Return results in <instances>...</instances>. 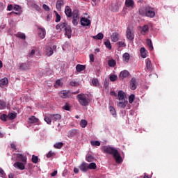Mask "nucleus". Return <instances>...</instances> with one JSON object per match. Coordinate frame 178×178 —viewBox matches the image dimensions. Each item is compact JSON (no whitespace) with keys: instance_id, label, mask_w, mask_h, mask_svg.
I'll use <instances>...</instances> for the list:
<instances>
[{"instance_id":"nucleus-7","label":"nucleus","mask_w":178,"mask_h":178,"mask_svg":"<svg viewBox=\"0 0 178 178\" xmlns=\"http://www.w3.org/2000/svg\"><path fill=\"white\" fill-rule=\"evenodd\" d=\"M118 101H127L126 99V93L123 90H119L118 93Z\"/></svg>"},{"instance_id":"nucleus-56","label":"nucleus","mask_w":178,"mask_h":178,"mask_svg":"<svg viewBox=\"0 0 178 178\" xmlns=\"http://www.w3.org/2000/svg\"><path fill=\"white\" fill-rule=\"evenodd\" d=\"M42 8L46 12H49L50 8L49 6H48L47 4H43Z\"/></svg>"},{"instance_id":"nucleus-15","label":"nucleus","mask_w":178,"mask_h":178,"mask_svg":"<svg viewBox=\"0 0 178 178\" xmlns=\"http://www.w3.org/2000/svg\"><path fill=\"white\" fill-rule=\"evenodd\" d=\"M146 69L148 72H152V63L149 58L146 59Z\"/></svg>"},{"instance_id":"nucleus-21","label":"nucleus","mask_w":178,"mask_h":178,"mask_svg":"<svg viewBox=\"0 0 178 178\" xmlns=\"http://www.w3.org/2000/svg\"><path fill=\"white\" fill-rule=\"evenodd\" d=\"M65 13L67 17H72V8L67 6L65 8Z\"/></svg>"},{"instance_id":"nucleus-49","label":"nucleus","mask_w":178,"mask_h":178,"mask_svg":"<svg viewBox=\"0 0 178 178\" xmlns=\"http://www.w3.org/2000/svg\"><path fill=\"white\" fill-rule=\"evenodd\" d=\"M63 109H65V111H70V104H69V103H65L63 106Z\"/></svg>"},{"instance_id":"nucleus-22","label":"nucleus","mask_w":178,"mask_h":178,"mask_svg":"<svg viewBox=\"0 0 178 178\" xmlns=\"http://www.w3.org/2000/svg\"><path fill=\"white\" fill-rule=\"evenodd\" d=\"M111 41H113V42H116L119 41V33H113L111 35Z\"/></svg>"},{"instance_id":"nucleus-43","label":"nucleus","mask_w":178,"mask_h":178,"mask_svg":"<svg viewBox=\"0 0 178 178\" xmlns=\"http://www.w3.org/2000/svg\"><path fill=\"white\" fill-rule=\"evenodd\" d=\"M54 13L56 15L55 22L56 23H59V22H60V15L56 11H54Z\"/></svg>"},{"instance_id":"nucleus-58","label":"nucleus","mask_w":178,"mask_h":178,"mask_svg":"<svg viewBox=\"0 0 178 178\" xmlns=\"http://www.w3.org/2000/svg\"><path fill=\"white\" fill-rule=\"evenodd\" d=\"M56 85L61 87V86H63V83H62V81H60V79H58L57 81H56Z\"/></svg>"},{"instance_id":"nucleus-5","label":"nucleus","mask_w":178,"mask_h":178,"mask_svg":"<svg viewBox=\"0 0 178 178\" xmlns=\"http://www.w3.org/2000/svg\"><path fill=\"white\" fill-rule=\"evenodd\" d=\"M58 94L60 98H72V92L70 90H62Z\"/></svg>"},{"instance_id":"nucleus-18","label":"nucleus","mask_w":178,"mask_h":178,"mask_svg":"<svg viewBox=\"0 0 178 178\" xmlns=\"http://www.w3.org/2000/svg\"><path fill=\"white\" fill-rule=\"evenodd\" d=\"M8 84H9L8 78L5 77L0 80V87H4L5 86H8Z\"/></svg>"},{"instance_id":"nucleus-63","label":"nucleus","mask_w":178,"mask_h":178,"mask_svg":"<svg viewBox=\"0 0 178 178\" xmlns=\"http://www.w3.org/2000/svg\"><path fill=\"white\" fill-rule=\"evenodd\" d=\"M93 157H86V161L90 163V162H93Z\"/></svg>"},{"instance_id":"nucleus-31","label":"nucleus","mask_w":178,"mask_h":178,"mask_svg":"<svg viewBox=\"0 0 178 178\" xmlns=\"http://www.w3.org/2000/svg\"><path fill=\"white\" fill-rule=\"evenodd\" d=\"M17 116V114L16 113H10L8 115V118L10 119V120H13L14 119H16Z\"/></svg>"},{"instance_id":"nucleus-10","label":"nucleus","mask_w":178,"mask_h":178,"mask_svg":"<svg viewBox=\"0 0 178 178\" xmlns=\"http://www.w3.org/2000/svg\"><path fill=\"white\" fill-rule=\"evenodd\" d=\"M50 118L54 122H59L62 119V115L60 114H51Z\"/></svg>"},{"instance_id":"nucleus-3","label":"nucleus","mask_w":178,"mask_h":178,"mask_svg":"<svg viewBox=\"0 0 178 178\" xmlns=\"http://www.w3.org/2000/svg\"><path fill=\"white\" fill-rule=\"evenodd\" d=\"M76 99L81 106H88L90 104V98L87 94H79L76 96Z\"/></svg>"},{"instance_id":"nucleus-23","label":"nucleus","mask_w":178,"mask_h":178,"mask_svg":"<svg viewBox=\"0 0 178 178\" xmlns=\"http://www.w3.org/2000/svg\"><path fill=\"white\" fill-rule=\"evenodd\" d=\"M149 31V26H148V25H144L142 27V30L140 31V33L143 35H145V34H147V33Z\"/></svg>"},{"instance_id":"nucleus-20","label":"nucleus","mask_w":178,"mask_h":178,"mask_svg":"<svg viewBox=\"0 0 178 178\" xmlns=\"http://www.w3.org/2000/svg\"><path fill=\"white\" fill-rule=\"evenodd\" d=\"M125 5L127 8H134V0H126Z\"/></svg>"},{"instance_id":"nucleus-38","label":"nucleus","mask_w":178,"mask_h":178,"mask_svg":"<svg viewBox=\"0 0 178 178\" xmlns=\"http://www.w3.org/2000/svg\"><path fill=\"white\" fill-rule=\"evenodd\" d=\"M122 58L125 62H129L130 60V54H129V53H125L123 54Z\"/></svg>"},{"instance_id":"nucleus-47","label":"nucleus","mask_w":178,"mask_h":178,"mask_svg":"<svg viewBox=\"0 0 178 178\" xmlns=\"http://www.w3.org/2000/svg\"><path fill=\"white\" fill-rule=\"evenodd\" d=\"M115 158V161H116V163L120 164L122 162H123V159L122 157H113Z\"/></svg>"},{"instance_id":"nucleus-24","label":"nucleus","mask_w":178,"mask_h":178,"mask_svg":"<svg viewBox=\"0 0 178 178\" xmlns=\"http://www.w3.org/2000/svg\"><path fill=\"white\" fill-rule=\"evenodd\" d=\"M46 55H47V56H51V55H54V49H52V47H46Z\"/></svg>"},{"instance_id":"nucleus-30","label":"nucleus","mask_w":178,"mask_h":178,"mask_svg":"<svg viewBox=\"0 0 178 178\" xmlns=\"http://www.w3.org/2000/svg\"><path fill=\"white\" fill-rule=\"evenodd\" d=\"M108 65L110 67H115L116 66V60L111 59L108 61Z\"/></svg>"},{"instance_id":"nucleus-4","label":"nucleus","mask_w":178,"mask_h":178,"mask_svg":"<svg viewBox=\"0 0 178 178\" xmlns=\"http://www.w3.org/2000/svg\"><path fill=\"white\" fill-rule=\"evenodd\" d=\"M145 16H147V17H155V10L154 9V8L147 6L145 7Z\"/></svg>"},{"instance_id":"nucleus-42","label":"nucleus","mask_w":178,"mask_h":178,"mask_svg":"<svg viewBox=\"0 0 178 178\" xmlns=\"http://www.w3.org/2000/svg\"><path fill=\"white\" fill-rule=\"evenodd\" d=\"M17 37L21 38V40H26V35L23 33H17Z\"/></svg>"},{"instance_id":"nucleus-1","label":"nucleus","mask_w":178,"mask_h":178,"mask_svg":"<svg viewBox=\"0 0 178 178\" xmlns=\"http://www.w3.org/2000/svg\"><path fill=\"white\" fill-rule=\"evenodd\" d=\"M102 151L104 152V154H109L110 155H113V156H120L119 150H118V149L115 147L111 146H103L102 147Z\"/></svg>"},{"instance_id":"nucleus-35","label":"nucleus","mask_w":178,"mask_h":178,"mask_svg":"<svg viewBox=\"0 0 178 178\" xmlns=\"http://www.w3.org/2000/svg\"><path fill=\"white\" fill-rule=\"evenodd\" d=\"M5 108H6V102L3 99H0V109H5Z\"/></svg>"},{"instance_id":"nucleus-55","label":"nucleus","mask_w":178,"mask_h":178,"mask_svg":"<svg viewBox=\"0 0 178 178\" xmlns=\"http://www.w3.org/2000/svg\"><path fill=\"white\" fill-rule=\"evenodd\" d=\"M31 161L33 163L37 164V163H38V157H32Z\"/></svg>"},{"instance_id":"nucleus-17","label":"nucleus","mask_w":178,"mask_h":178,"mask_svg":"<svg viewBox=\"0 0 178 178\" xmlns=\"http://www.w3.org/2000/svg\"><path fill=\"white\" fill-rule=\"evenodd\" d=\"M64 31H65V35H67L68 38H72V28L67 26Z\"/></svg>"},{"instance_id":"nucleus-37","label":"nucleus","mask_w":178,"mask_h":178,"mask_svg":"<svg viewBox=\"0 0 178 178\" xmlns=\"http://www.w3.org/2000/svg\"><path fill=\"white\" fill-rule=\"evenodd\" d=\"M73 19H80V15H79V11L77 10H74L72 13Z\"/></svg>"},{"instance_id":"nucleus-64","label":"nucleus","mask_w":178,"mask_h":178,"mask_svg":"<svg viewBox=\"0 0 178 178\" xmlns=\"http://www.w3.org/2000/svg\"><path fill=\"white\" fill-rule=\"evenodd\" d=\"M141 54V57L143 58H147V53L143 52V53H140Z\"/></svg>"},{"instance_id":"nucleus-51","label":"nucleus","mask_w":178,"mask_h":178,"mask_svg":"<svg viewBox=\"0 0 178 178\" xmlns=\"http://www.w3.org/2000/svg\"><path fill=\"white\" fill-rule=\"evenodd\" d=\"M70 86H72V87H79V82L72 81L70 83Z\"/></svg>"},{"instance_id":"nucleus-40","label":"nucleus","mask_w":178,"mask_h":178,"mask_svg":"<svg viewBox=\"0 0 178 178\" xmlns=\"http://www.w3.org/2000/svg\"><path fill=\"white\" fill-rule=\"evenodd\" d=\"M108 109H109L111 115H113V116H115L116 115V110L115 109V107L110 106L108 107Z\"/></svg>"},{"instance_id":"nucleus-50","label":"nucleus","mask_w":178,"mask_h":178,"mask_svg":"<svg viewBox=\"0 0 178 178\" xmlns=\"http://www.w3.org/2000/svg\"><path fill=\"white\" fill-rule=\"evenodd\" d=\"M1 120H3V122H6L8 120V115L6 114H3L0 116Z\"/></svg>"},{"instance_id":"nucleus-8","label":"nucleus","mask_w":178,"mask_h":178,"mask_svg":"<svg viewBox=\"0 0 178 178\" xmlns=\"http://www.w3.org/2000/svg\"><path fill=\"white\" fill-rule=\"evenodd\" d=\"M127 38L131 41L134 40V33L133 32V30L130 29V28H127Z\"/></svg>"},{"instance_id":"nucleus-27","label":"nucleus","mask_w":178,"mask_h":178,"mask_svg":"<svg viewBox=\"0 0 178 178\" xmlns=\"http://www.w3.org/2000/svg\"><path fill=\"white\" fill-rule=\"evenodd\" d=\"M76 72H83V70H86V65L78 64L76 66Z\"/></svg>"},{"instance_id":"nucleus-52","label":"nucleus","mask_w":178,"mask_h":178,"mask_svg":"<svg viewBox=\"0 0 178 178\" xmlns=\"http://www.w3.org/2000/svg\"><path fill=\"white\" fill-rule=\"evenodd\" d=\"M79 18H73V19H72V24L74 26H77V24H79Z\"/></svg>"},{"instance_id":"nucleus-6","label":"nucleus","mask_w":178,"mask_h":178,"mask_svg":"<svg viewBox=\"0 0 178 178\" xmlns=\"http://www.w3.org/2000/svg\"><path fill=\"white\" fill-rule=\"evenodd\" d=\"M130 76V72L129 71L124 70L122 71L119 74V79L121 81L124 80V79H127Z\"/></svg>"},{"instance_id":"nucleus-61","label":"nucleus","mask_w":178,"mask_h":178,"mask_svg":"<svg viewBox=\"0 0 178 178\" xmlns=\"http://www.w3.org/2000/svg\"><path fill=\"white\" fill-rule=\"evenodd\" d=\"M5 175L6 174L4 173V171L3 170V169L0 168V177H4Z\"/></svg>"},{"instance_id":"nucleus-48","label":"nucleus","mask_w":178,"mask_h":178,"mask_svg":"<svg viewBox=\"0 0 178 178\" xmlns=\"http://www.w3.org/2000/svg\"><path fill=\"white\" fill-rule=\"evenodd\" d=\"M136 98V97L134 96V95H131L129 97V104H133V102H134V99Z\"/></svg>"},{"instance_id":"nucleus-9","label":"nucleus","mask_w":178,"mask_h":178,"mask_svg":"<svg viewBox=\"0 0 178 178\" xmlns=\"http://www.w3.org/2000/svg\"><path fill=\"white\" fill-rule=\"evenodd\" d=\"M127 104H129V102L127 100H119V102H117V106L118 108H122V109H124Z\"/></svg>"},{"instance_id":"nucleus-46","label":"nucleus","mask_w":178,"mask_h":178,"mask_svg":"<svg viewBox=\"0 0 178 178\" xmlns=\"http://www.w3.org/2000/svg\"><path fill=\"white\" fill-rule=\"evenodd\" d=\"M139 15H140V16H145V8H139Z\"/></svg>"},{"instance_id":"nucleus-14","label":"nucleus","mask_w":178,"mask_h":178,"mask_svg":"<svg viewBox=\"0 0 178 178\" xmlns=\"http://www.w3.org/2000/svg\"><path fill=\"white\" fill-rule=\"evenodd\" d=\"M130 88L131 90H136L137 88V81L136 78H132L130 81Z\"/></svg>"},{"instance_id":"nucleus-60","label":"nucleus","mask_w":178,"mask_h":178,"mask_svg":"<svg viewBox=\"0 0 178 178\" xmlns=\"http://www.w3.org/2000/svg\"><path fill=\"white\" fill-rule=\"evenodd\" d=\"M89 58H90V62H94L95 60L94 54H90Z\"/></svg>"},{"instance_id":"nucleus-12","label":"nucleus","mask_w":178,"mask_h":178,"mask_svg":"<svg viewBox=\"0 0 178 178\" xmlns=\"http://www.w3.org/2000/svg\"><path fill=\"white\" fill-rule=\"evenodd\" d=\"M81 26H90L91 24V21L88 19V18L83 17L81 19Z\"/></svg>"},{"instance_id":"nucleus-25","label":"nucleus","mask_w":178,"mask_h":178,"mask_svg":"<svg viewBox=\"0 0 178 178\" xmlns=\"http://www.w3.org/2000/svg\"><path fill=\"white\" fill-rule=\"evenodd\" d=\"M38 122H40V120H38V118H35V116H32L29 118V123H38Z\"/></svg>"},{"instance_id":"nucleus-54","label":"nucleus","mask_w":178,"mask_h":178,"mask_svg":"<svg viewBox=\"0 0 178 178\" xmlns=\"http://www.w3.org/2000/svg\"><path fill=\"white\" fill-rule=\"evenodd\" d=\"M56 155V152H54V151H50L47 156H55Z\"/></svg>"},{"instance_id":"nucleus-57","label":"nucleus","mask_w":178,"mask_h":178,"mask_svg":"<svg viewBox=\"0 0 178 178\" xmlns=\"http://www.w3.org/2000/svg\"><path fill=\"white\" fill-rule=\"evenodd\" d=\"M10 147L13 149V151H18L19 152V150H17V148L16 147V145L15 143H11Z\"/></svg>"},{"instance_id":"nucleus-59","label":"nucleus","mask_w":178,"mask_h":178,"mask_svg":"<svg viewBox=\"0 0 178 178\" xmlns=\"http://www.w3.org/2000/svg\"><path fill=\"white\" fill-rule=\"evenodd\" d=\"M92 84H93L95 86H98V79H92Z\"/></svg>"},{"instance_id":"nucleus-32","label":"nucleus","mask_w":178,"mask_h":178,"mask_svg":"<svg viewBox=\"0 0 178 178\" xmlns=\"http://www.w3.org/2000/svg\"><path fill=\"white\" fill-rule=\"evenodd\" d=\"M62 147H63V143L62 142H58L54 144V148H56V149H60Z\"/></svg>"},{"instance_id":"nucleus-33","label":"nucleus","mask_w":178,"mask_h":178,"mask_svg":"<svg viewBox=\"0 0 178 178\" xmlns=\"http://www.w3.org/2000/svg\"><path fill=\"white\" fill-rule=\"evenodd\" d=\"M86 167L89 168V170H95L97 168L96 164L93 162H92L89 164L86 163Z\"/></svg>"},{"instance_id":"nucleus-44","label":"nucleus","mask_w":178,"mask_h":178,"mask_svg":"<svg viewBox=\"0 0 178 178\" xmlns=\"http://www.w3.org/2000/svg\"><path fill=\"white\" fill-rule=\"evenodd\" d=\"M44 122L47 123V124H51L52 122V119L51 118V115L49 117H44Z\"/></svg>"},{"instance_id":"nucleus-16","label":"nucleus","mask_w":178,"mask_h":178,"mask_svg":"<svg viewBox=\"0 0 178 178\" xmlns=\"http://www.w3.org/2000/svg\"><path fill=\"white\" fill-rule=\"evenodd\" d=\"M47 32L45 31V29L44 28H39V33L38 35L40 38L44 39L45 38V35Z\"/></svg>"},{"instance_id":"nucleus-34","label":"nucleus","mask_w":178,"mask_h":178,"mask_svg":"<svg viewBox=\"0 0 178 178\" xmlns=\"http://www.w3.org/2000/svg\"><path fill=\"white\" fill-rule=\"evenodd\" d=\"M90 144L92 147H99V145H101V142L98 140H92L90 141Z\"/></svg>"},{"instance_id":"nucleus-26","label":"nucleus","mask_w":178,"mask_h":178,"mask_svg":"<svg viewBox=\"0 0 178 178\" xmlns=\"http://www.w3.org/2000/svg\"><path fill=\"white\" fill-rule=\"evenodd\" d=\"M19 69L21 70H29V69H30V65L27 63H22L20 64Z\"/></svg>"},{"instance_id":"nucleus-2","label":"nucleus","mask_w":178,"mask_h":178,"mask_svg":"<svg viewBox=\"0 0 178 178\" xmlns=\"http://www.w3.org/2000/svg\"><path fill=\"white\" fill-rule=\"evenodd\" d=\"M18 161L13 164L14 168L19 170H24L26 169V164L27 163V157H17Z\"/></svg>"},{"instance_id":"nucleus-11","label":"nucleus","mask_w":178,"mask_h":178,"mask_svg":"<svg viewBox=\"0 0 178 178\" xmlns=\"http://www.w3.org/2000/svg\"><path fill=\"white\" fill-rule=\"evenodd\" d=\"M63 5H65V2L63 1V0H58L56 4V10L58 12H60V10H62V6H63Z\"/></svg>"},{"instance_id":"nucleus-39","label":"nucleus","mask_w":178,"mask_h":178,"mask_svg":"<svg viewBox=\"0 0 178 178\" xmlns=\"http://www.w3.org/2000/svg\"><path fill=\"white\" fill-rule=\"evenodd\" d=\"M87 124H88V122H87V120H81V122H80L81 127H83V128L86 127Z\"/></svg>"},{"instance_id":"nucleus-28","label":"nucleus","mask_w":178,"mask_h":178,"mask_svg":"<svg viewBox=\"0 0 178 178\" xmlns=\"http://www.w3.org/2000/svg\"><path fill=\"white\" fill-rule=\"evenodd\" d=\"M147 44L149 47V49L150 51H154V46L152 45V40L151 39H147L146 40Z\"/></svg>"},{"instance_id":"nucleus-36","label":"nucleus","mask_w":178,"mask_h":178,"mask_svg":"<svg viewBox=\"0 0 178 178\" xmlns=\"http://www.w3.org/2000/svg\"><path fill=\"white\" fill-rule=\"evenodd\" d=\"M76 134H77V130L72 129L68 132V137H73V136H76Z\"/></svg>"},{"instance_id":"nucleus-62","label":"nucleus","mask_w":178,"mask_h":178,"mask_svg":"<svg viewBox=\"0 0 178 178\" xmlns=\"http://www.w3.org/2000/svg\"><path fill=\"white\" fill-rule=\"evenodd\" d=\"M35 54V49H32L31 53H30V58H33V56H34V54Z\"/></svg>"},{"instance_id":"nucleus-13","label":"nucleus","mask_w":178,"mask_h":178,"mask_svg":"<svg viewBox=\"0 0 178 178\" xmlns=\"http://www.w3.org/2000/svg\"><path fill=\"white\" fill-rule=\"evenodd\" d=\"M67 26V24L66 22H62L61 24H58L56 25V30H59V31H62V30H65Z\"/></svg>"},{"instance_id":"nucleus-29","label":"nucleus","mask_w":178,"mask_h":178,"mask_svg":"<svg viewBox=\"0 0 178 178\" xmlns=\"http://www.w3.org/2000/svg\"><path fill=\"white\" fill-rule=\"evenodd\" d=\"M104 38V33H99L97 35L92 36L93 40H102Z\"/></svg>"},{"instance_id":"nucleus-19","label":"nucleus","mask_w":178,"mask_h":178,"mask_svg":"<svg viewBox=\"0 0 178 178\" xmlns=\"http://www.w3.org/2000/svg\"><path fill=\"white\" fill-rule=\"evenodd\" d=\"M79 170L83 172H86L89 170V168L86 166V163L83 162L79 165Z\"/></svg>"},{"instance_id":"nucleus-53","label":"nucleus","mask_w":178,"mask_h":178,"mask_svg":"<svg viewBox=\"0 0 178 178\" xmlns=\"http://www.w3.org/2000/svg\"><path fill=\"white\" fill-rule=\"evenodd\" d=\"M118 44L120 48L126 47V43H124V42L120 41L118 42Z\"/></svg>"},{"instance_id":"nucleus-41","label":"nucleus","mask_w":178,"mask_h":178,"mask_svg":"<svg viewBox=\"0 0 178 178\" xmlns=\"http://www.w3.org/2000/svg\"><path fill=\"white\" fill-rule=\"evenodd\" d=\"M104 45L108 48V49H112V45L111 44V41H109V40L104 42Z\"/></svg>"},{"instance_id":"nucleus-45","label":"nucleus","mask_w":178,"mask_h":178,"mask_svg":"<svg viewBox=\"0 0 178 178\" xmlns=\"http://www.w3.org/2000/svg\"><path fill=\"white\" fill-rule=\"evenodd\" d=\"M111 81H116L118 80V75L115 74H111L109 77Z\"/></svg>"}]
</instances>
